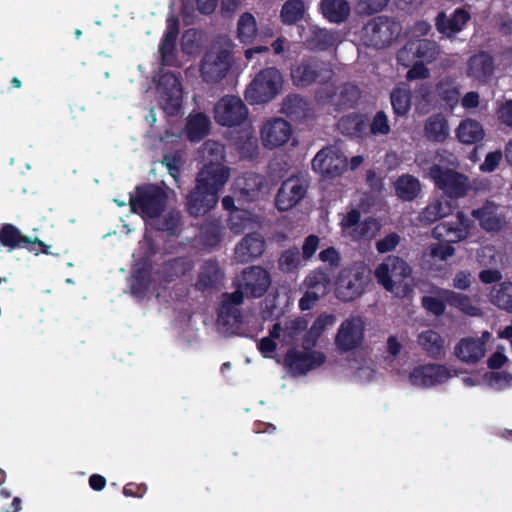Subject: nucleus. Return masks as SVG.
Here are the masks:
<instances>
[{"label": "nucleus", "mask_w": 512, "mask_h": 512, "mask_svg": "<svg viewBox=\"0 0 512 512\" xmlns=\"http://www.w3.org/2000/svg\"><path fill=\"white\" fill-rule=\"evenodd\" d=\"M365 326L361 317L345 319L336 334L335 345L340 352H350L361 346L364 340Z\"/></svg>", "instance_id": "nucleus-12"}, {"label": "nucleus", "mask_w": 512, "mask_h": 512, "mask_svg": "<svg viewBox=\"0 0 512 512\" xmlns=\"http://www.w3.org/2000/svg\"><path fill=\"white\" fill-rule=\"evenodd\" d=\"M308 185L299 177L284 180L276 194L275 205L280 211L295 207L306 195Z\"/></svg>", "instance_id": "nucleus-17"}, {"label": "nucleus", "mask_w": 512, "mask_h": 512, "mask_svg": "<svg viewBox=\"0 0 512 512\" xmlns=\"http://www.w3.org/2000/svg\"><path fill=\"white\" fill-rule=\"evenodd\" d=\"M401 32V26L394 19L380 15L364 25L362 33L367 47L383 49L391 45Z\"/></svg>", "instance_id": "nucleus-6"}, {"label": "nucleus", "mask_w": 512, "mask_h": 512, "mask_svg": "<svg viewBox=\"0 0 512 512\" xmlns=\"http://www.w3.org/2000/svg\"><path fill=\"white\" fill-rule=\"evenodd\" d=\"M470 19V13L464 8L455 9L450 17L440 12L436 17V28L440 33L452 36L462 31Z\"/></svg>", "instance_id": "nucleus-29"}, {"label": "nucleus", "mask_w": 512, "mask_h": 512, "mask_svg": "<svg viewBox=\"0 0 512 512\" xmlns=\"http://www.w3.org/2000/svg\"><path fill=\"white\" fill-rule=\"evenodd\" d=\"M456 133L458 140L464 144L478 143L484 137L482 125L473 119H465L461 121Z\"/></svg>", "instance_id": "nucleus-44"}, {"label": "nucleus", "mask_w": 512, "mask_h": 512, "mask_svg": "<svg viewBox=\"0 0 512 512\" xmlns=\"http://www.w3.org/2000/svg\"><path fill=\"white\" fill-rule=\"evenodd\" d=\"M230 176V169L220 161L205 163L197 173L195 187L186 195V211L192 217L204 216L216 207L219 192Z\"/></svg>", "instance_id": "nucleus-1"}, {"label": "nucleus", "mask_w": 512, "mask_h": 512, "mask_svg": "<svg viewBox=\"0 0 512 512\" xmlns=\"http://www.w3.org/2000/svg\"><path fill=\"white\" fill-rule=\"evenodd\" d=\"M179 19L171 16L166 20V29L159 44L161 64L172 66L176 60V46L179 35Z\"/></svg>", "instance_id": "nucleus-24"}, {"label": "nucleus", "mask_w": 512, "mask_h": 512, "mask_svg": "<svg viewBox=\"0 0 512 512\" xmlns=\"http://www.w3.org/2000/svg\"><path fill=\"white\" fill-rule=\"evenodd\" d=\"M151 227L160 232L167 233L168 236L176 237L182 232L183 216L181 211L171 209L163 216L150 220Z\"/></svg>", "instance_id": "nucleus-32"}, {"label": "nucleus", "mask_w": 512, "mask_h": 512, "mask_svg": "<svg viewBox=\"0 0 512 512\" xmlns=\"http://www.w3.org/2000/svg\"><path fill=\"white\" fill-rule=\"evenodd\" d=\"M292 135V127L283 118H273L267 121L261 129L263 146L273 149L286 144Z\"/></svg>", "instance_id": "nucleus-20"}, {"label": "nucleus", "mask_w": 512, "mask_h": 512, "mask_svg": "<svg viewBox=\"0 0 512 512\" xmlns=\"http://www.w3.org/2000/svg\"><path fill=\"white\" fill-rule=\"evenodd\" d=\"M335 42L332 32L326 28H312L309 37L306 39L307 47L311 50L326 51L330 49Z\"/></svg>", "instance_id": "nucleus-46"}, {"label": "nucleus", "mask_w": 512, "mask_h": 512, "mask_svg": "<svg viewBox=\"0 0 512 512\" xmlns=\"http://www.w3.org/2000/svg\"><path fill=\"white\" fill-rule=\"evenodd\" d=\"M439 54V45L437 42L429 39H410L399 51L398 58L412 56V59H418L422 62L431 63Z\"/></svg>", "instance_id": "nucleus-26"}, {"label": "nucleus", "mask_w": 512, "mask_h": 512, "mask_svg": "<svg viewBox=\"0 0 512 512\" xmlns=\"http://www.w3.org/2000/svg\"><path fill=\"white\" fill-rule=\"evenodd\" d=\"M435 93L442 102L453 109L460 99L459 83L454 78L443 77L436 83Z\"/></svg>", "instance_id": "nucleus-38"}, {"label": "nucleus", "mask_w": 512, "mask_h": 512, "mask_svg": "<svg viewBox=\"0 0 512 512\" xmlns=\"http://www.w3.org/2000/svg\"><path fill=\"white\" fill-rule=\"evenodd\" d=\"M490 301L498 308L512 312V282L505 281L490 292Z\"/></svg>", "instance_id": "nucleus-50"}, {"label": "nucleus", "mask_w": 512, "mask_h": 512, "mask_svg": "<svg viewBox=\"0 0 512 512\" xmlns=\"http://www.w3.org/2000/svg\"><path fill=\"white\" fill-rule=\"evenodd\" d=\"M211 121L204 113H196L188 118L186 124L187 137L192 142L204 139L210 131Z\"/></svg>", "instance_id": "nucleus-42"}, {"label": "nucleus", "mask_w": 512, "mask_h": 512, "mask_svg": "<svg viewBox=\"0 0 512 512\" xmlns=\"http://www.w3.org/2000/svg\"><path fill=\"white\" fill-rule=\"evenodd\" d=\"M470 219L461 211L457 212L455 221H443L438 223L432 231L435 239L441 242L457 243L465 240L471 230Z\"/></svg>", "instance_id": "nucleus-14"}, {"label": "nucleus", "mask_w": 512, "mask_h": 512, "mask_svg": "<svg viewBox=\"0 0 512 512\" xmlns=\"http://www.w3.org/2000/svg\"><path fill=\"white\" fill-rule=\"evenodd\" d=\"M283 87V76L276 67H267L259 71L248 85L244 96L251 104H264L274 99Z\"/></svg>", "instance_id": "nucleus-4"}, {"label": "nucleus", "mask_w": 512, "mask_h": 512, "mask_svg": "<svg viewBox=\"0 0 512 512\" xmlns=\"http://www.w3.org/2000/svg\"><path fill=\"white\" fill-rule=\"evenodd\" d=\"M495 71V60L487 51H479L472 55L467 62L466 74L469 78L486 84Z\"/></svg>", "instance_id": "nucleus-25"}, {"label": "nucleus", "mask_w": 512, "mask_h": 512, "mask_svg": "<svg viewBox=\"0 0 512 512\" xmlns=\"http://www.w3.org/2000/svg\"><path fill=\"white\" fill-rule=\"evenodd\" d=\"M424 134L429 141L443 143L449 136V125L445 116L440 113L429 116L425 121Z\"/></svg>", "instance_id": "nucleus-35"}, {"label": "nucleus", "mask_w": 512, "mask_h": 512, "mask_svg": "<svg viewBox=\"0 0 512 512\" xmlns=\"http://www.w3.org/2000/svg\"><path fill=\"white\" fill-rule=\"evenodd\" d=\"M391 105L393 111L398 116H404L410 110V95L402 89H395L391 93Z\"/></svg>", "instance_id": "nucleus-53"}, {"label": "nucleus", "mask_w": 512, "mask_h": 512, "mask_svg": "<svg viewBox=\"0 0 512 512\" xmlns=\"http://www.w3.org/2000/svg\"><path fill=\"white\" fill-rule=\"evenodd\" d=\"M257 22L250 12L243 13L237 23V38L241 43L250 44L257 34Z\"/></svg>", "instance_id": "nucleus-48"}, {"label": "nucleus", "mask_w": 512, "mask_h": 512, "mask_svg": "<svg viewBox=\"0 0 512 512\" xmlns=\"http://www.w3.org/2000/svg\"><path fill=\"white\" fill-rule=\"evenodd\" d=\"M389 0H359V8L367 15L382 11Z\"/></svg>", "instance_id": "nucleus-61"}, {"label": "nucleus", "mask_w": 512, "mask_h": 512, "mask_svg": "<svg viewBox=\"0 0 512 512\" xmlns=\"http://www.w3.org/2000/svg\"><path fill=\"white\" fill-rule=\"evenodd\" d=\"M471 216L488 233L500 232L506 224L505 216L499 213V206L492 201H486L481 207L473 209Z\"/></svg>", "instance_id": "nucleus-22"}, {"label": "nucleus", "mask_w": 512, "mask_h": 512, "mask_svg": "<svg viewBox=\"0 0 512 512\" xmlns=\"http://www.w3.org/2000/svg\"><path fill=\"white\" fill-rule=\"evenodd\" d=\"M308 322L304 318H297L290 321L285 327V334L294 338L307 329Z\"/></svg>", "instance_id": "nucleus-64"}, {"label": "nucleus", "mask_w": 512, "mask_h": 512, "mask_svg": "<svg viewBox=\"0 0 512 512\" xmlns=\"http://www.w3.org/2000/svg\"><path fill=\"white\" fill-rule=\"evenodd\" d=\"M445 216L441 203L429 204L419 214V220L425 225H430Z\"/></svg>", "instance_id": "nucleus-56"}, {"label": "nucleus", "mask_w": 512, "mask_h": 512, "mask_svg": "<svg viewBox=\"0 0 512 512\" xmlns=\"http://www.w3.org/2000/svg\"><path fill=\"white\" fill-rule=\"evenodd\" d=\"M399 242L400 236L395 232H391L377 241L376 249L379 253L391 252L398 246Z\"/></svg>", "instance_id": "nucleus-58"}, {"label": "nucleus", "mask_w": 512, "mask_h": 512, "mask_svg": "<svg viewBox=\"0 0 512 512\" xmlns=\"http://www.w3.org/2000/svg\"><path fill=\"white\" fill-rule=\"evenodd\" d=\"M457 358L467 364H475L485 355V342L473 337L462 338L455 347Z\"/></svg>", "instance_id": "nucleus-30"}, {"label": "nucleus", "mask_w": 512, "mask_h": 512, "mask_svg": "<svg viewBox=\"0 0 512 512\" xmlns=\"http://www.w3.org/2000/svg\"><path fill=\"white\" fill-rule=\"evenodd\" d=\"M235 185L242 200L253 202L264 194L267 187V179L259 173L246 172L242 177L237 178Z\"/></svg>", "instance_id": "nucleus-27"}, {"label": "nucleus", "mask_w": 512, "mask_h": 512, "mask_svg": "<svg viewBox=\"0 0 512 512\" xmlns=\"http://www.w3.org/2000/svg\"><path fill=\"white\" fill-rule=\"evenodd\" d=\"M320 239L317 235H309L305 238L302 245V260L308 261L312 258L319 247Z\"/></svg>", "instance_id": "nucleus-60"}, {"label": "nucleus", "mask_w": 512, "mask_h": 512, "mask_svg": "<svg viewBox=\"0 0 512 512\" xmlns=\"http://www.w3.org/2000/svg\"><path fill=\"white\" fill-rule=\"evenodd\" d=\"M361 97V91L358 86L345 83L341 85L338 92L331 96V102L337 111L354 108Z\"/></svg>", "instance_id": "nucleus-34"}, {"label": "nucleus", "mask_w": 512, "mask_h": 512, "mask_svg": "<svg viewBox=\"0 0 512 512\" xmlns=\"http://www.w3.org/2000/svg\"><path fill=\"white\" fill-rule=\"evenodd\" d=\"M428 174L435 186L449 197L460 198L467 194L469 181L466 175L438 164L432 165Z\"/></svg>", "instance_id": "nucleus-9"}, {"label": "nucleus", "mask_w": 512, "mask_h": 512, "mask_svg": "<svg viewBox=\"0 0 512 512\" xmlns=\"http://www.w3.org/2000/svg\"><path fill=\"white\" fill-rule=\"evenodd\" d=\"M418 343L431 358L440 359L444 355V339L434 330L421 332Z\"/></svg>", "instance_id": "nucleus-41"}, {"label": "nucleus", "mask_w": 512, "mask_h": 512, "mask_svg": "<svg viewBox=\"0 0 512 512\" xmlns=\"http://www.w3.org/2000/svg\"><path fill=\"white\" fill-rule=\"evenodd\" d=\"M339 226L344 236L356 242L371 240L380 230V225L374 217H367L361 221V212L356 208L343 215Z\"/></svg>", "instance_id": "nucleus-8"}, {"label": "nucleus", "mask_w": 512, "mask_h": 512, "mask_svg": "<svg viewBox=\"0 0 512 512\" xmlns=\"http://www.w3.org/2000/svg\"><path fill=\"white\" fill-rule=\"evenodd\" d=\"M254 223V214L246 209H236L229 214L228 228L234 234H241Z\"/></svg>", "instance_id": "nucleus-49"}, {"label": "nucleus", "mask_w": 512, "mask_h": 512, "mask_svg": "<svg viewBox=\"0 0 512 512\" xmlns=\"http://www.w3.org/2000/svg\"><path fill=\"white\" fill-rule=\"evenodd\" d=\"M319 12L328 22L341 24L349 18L351 7L347 0H320Z\"/></svg>", "instance_id": "nucleus-31"}, {"label": "nucleus", "mask_w": 512, "mask_h": 512, "mask_svg": "<svg viewBox=\"0 0 512 512\" xmlns=\"http://www.w3.org/2000/svg\"><path fill=\"white\" fill-rule=\"evenodd\" d=\"M244 298L242 291L222 294V300L218 309V321L223 326L238 327L243 323V314L240 306Z\"/></svg>", "instance_id": "nucleus-18"}, {"label": "nucleus", "mask_w": 512, "mask_h": 512, "mask_svg": "<svg viewBox=\"0 0 512 512\" xmlns=\"http://www.w3.org/2000/svg\"><path fill=\"white\" fill-rule=\"evenodd\" d=\"M333 71L326 61L317 56L303 57L291 67L290 76L294 86L307 88L323 84L331 79Z\"/></svg>", "instance_id": "nucleus-5"}, {"label": "nucleus", "mask_w": 512, "mask_h": 512, "mask_svg": "<svg viewBox=\"0 0 512 512\" xmlns=\"http://www.w3.org/2000/svg\"><path fill=\"white\" fill-rule=\"evenodd\" d=\"M282 112L293 121H301L308 116L309 103L300 95L289 94L282 104Z\"/></svg>", "instance_id": "nucleus-40"}, {"label": "nucleus", "mask_w": 512, "mask_h": 512, "mask_svg": "<svg viewBox=\"0 0 512 512\" xmlns=\"http://www.w3.org/2000/svg\"><path fill=\"white\" fill-rule=\"evenodd\" d=\"M32 243L31 238L25 236L21 231L11 223H3L0 225V244L4 247L14 250L17 248H25Z\"/></svg>", "instance_id": "nucleus-37"}, {"label": "nucleus", "mask_w": 512, "mask_h": 512, "mask_svg": "<svg viewBox=\"0 0 512 512\" xmlns=\"http://www.w3.org/2000/svg\"><path fill=\"white\" fill-rule=\"evenodd\" d=\"M305 11L304 0H287L280 11L281 22L284 25H295L304 18Z\"/></svg>", "instance_id": "nucleus-45"}, {"label": "nucleus", "mask_w": 512, "mask_h": 512, "mask_svg": "<svg viewBox=\"0 0 512 512\" xmlns=\"http://www.w3.org/2000/svg\"><path fill=\"white\" fill-rule=\"evenodd\" d=\"M326 356L321 351H299L290 348L284 356V365L293 377L306 375L309 371L323 365Z\"/></svg>", "instance_id": "nucleus-11"}, {"label": "nucleus", "mask_w": 512, "mask_h": 512, "mask_svg": "<svg viewBox=\"0 0 512 512\" xmlns=\"http://www.w3.org/2000/svg\"><path fill=\"white\" fill-rule=\"evenodd\" d=\"M425 62H416L412 65V67L408 70L406 78L408 81H413L417 79H425L429 77V69L425 66Z\"/></svg>", "instance_id": "nucleus-62"}, {"label": "nucleus", "mask_w": 512, "mask_h": 512, "mask_svg": "<svg viewBox=\"0 0 512 512\" xmlns=\"http://www.w3.org/2000/svg\"><path fill=\"white\" fill-rule=\"evenodd\" d=\"M333 320V315L321 314L315 319L308 332L310 335H313V338H319L323 334L326 326L331 324Z\"/></svg>", "instance_id": "nucleus-59"}, {"label": "nucleus", "mask_w": 512, "mask_h": 512, "mask_svg": "<svg viewBox=\"0 0 512 512\" xmlns=\"http://www.w3.org/2000/svg\"><path fill=\"white\" fill-rule=\"evenodd\" d=\"M265 250V241L258 233L247 234L235 248V257L240 263H248L260 257Z\"/></svg>", "instance_id": "nucleus-28"}, {"label": "nucleus", "mask_w": 512, "mask_h": 512, "mask_svg": "<svg viewBox=\"0 0 512 512\" xmlns=\"http://www.w3.org/2000/svg\"><path fill=\"white\" fill-rule=\"evenodd\" d=\"M319 259L328 263L331 267H338L341 263V255L334 247H328L319 253Z\"/></svg>", "instance_id": "nucleus-63"}, {"label": "nucleus", "mask_w": 512, "mask_h": 512, "mask_svg": "<svg viewBox=\"0 0 512 512\" xmlns=\"http://www.w3.org/2000/svg\"><path fill=\"white\" fill-rule=\"evenodd\" d=\"M450 377L446 366L441 364H427L415 367L409 374V381L413 386L431 387L444 383Z\"/></svg>", "instance_id": "nucleus-19"}, {"label": "nucleus", "mask_w": 512, "mask_h": 512, "mask_svg": "<svg viewBox=\"0 0 512 512\" xmlns=\"http://www.w3.org/2000/svg\"><path fill=\"white\" fill-rule=\"evenodd\" d=\"M158 91L163 100V108L169 114H176L182 103V87L179 78L172 72L163 73L158 80Z\"/></svg>", "instance_id": "nucleus-16"}, {"label": "nucleus", "mask_w": 512, "mask_h": 512, "mask_svg": "<svg viewBox=\"0 0 512 512\" xmlns=\"http://www.w3.org/2000/svg\"><path fill=\"white\" fill-rule=\"evenodd\" d=\"M151 285V267L150 265H143V262L138 265L137 268L133 270L131 277V292L132 294L139 298L143 299Z\"/></svg>", "instance_id": "nucleus-39"}, {"label": "nucleus", "mask_w": 512, "mask_h": 512, "mask_svg": "<svg viewBox=\"0 0 512 512\" xmlns=\"http://www.w3.org/2000/svg\"><path fill=\"white\" fill-rule=\"evenodd\" d=\"M455 254V248L451 245V243L443 244L437 243L431 246L430 255L434 259H439L441 261H446L448 258L452 257Z\"/></svg>", "instance_id": "nucleus-57"}, {"label": "nucleus", "mask_w": 512, "mask_h": 512, "mask_svg": "<svg viewBox=\"0 0 512 512\" xmlns=\"http://www.w3.org/2000/svg\"><path fill=\"white\" fill-rule=\"evenodd\" d=\"M302 255L297 247L289 248L282 252L279 266L283 271L292 272L301 264Z\"/></svg>", "instance_id": "nucleus-54"}, {"label": "nucleus", "mask_w": 512, "mask_h": 512, "mask_svg": "<svg viewBox=\"0 0 512 512\" xmlns=\"http://www.w3.org/2000/svg\"><path fill=\"white\" fill-rule=\"evenodd\" d=\"M225 278L217 259H207L200 266L197 280L194 287L202 293L213 289H218Z\"/></svg>", "instance_id": "nucleus-23"}, {"label": "nucleus", "mask_w": 512, "mask_h": 512, "mask_svg": "<svg viewBox=\"0 0 512 512\" xmlns=\"http://www.w3.org/2000/svg\"><path fill=\"white\" fill-rule=\"evenodd\" d=\"M231 67L230 52L224 49L208 50L200 62V76L206 83H219Z\"/></svg>", "instance_id": "nucleus-10"}, {"label": "nucleus", "mask_w": 512, "mask_h": 512, "mask_svg": "<svg viewBox=\"0 0 512 512\" xmlns=\"http://www.w3.org/2000/svg\"><path fill=\"white\" fill-rule=\"evenodd\" d=\"M367 285L364 273L355 269H344L337 280L335 294L343 302L360 297Z\"/></svg>", "instance_id": "nucleus-15"}, {"label": "nucleus", "mask_w": 512, "mask_h": 512, "mask_svg": "<svg viewBox=\"0 0 512 512\" xmlns=\"http://www.w3.org/2000/svg\"><path fill=\"white\" fill-rule=\"evenodd\" d=\"M270 285L269 272L260 266L245 268L233 281L235 291H242L243 298H260L268 291Z\"/></svg>", "instance_id": "nucleus-7"}, {"label": "nucleus", "mask_w": 512, "mask_h": 512, "mask_svg": "<svg viewBox=\"0 0 512 512\" xmlns=\"http://www.w3.org/2000/svg\"><path fill=\"white\" fill-rule=\"evenodd\" d=\"M420 182L413 175H402L395 183L396 194L404 201L414 200L420 192Z\"/></svg>", "instance_id": "nucleus-47"}, {"label": "nucleus", "mask_w": 512, "mask_h": 512, "mask_svg": "<svg viewBox=\"0 0 512 512\" xmlns=\"http://www.w3.org/2000/svg\"><path fill=\"white\" fill-rule=\"evenodd\" d=\"M409 264L398 256H389L375 269L378 284L396 296H405L410 290L404 281L411 276Z\"/></svg>", "instance_id": "nucleus-3"}, {"label": "nucleus", "mask_w": 512, "mask_h": 512, "mask_svg": "<svg viewBox=\"0 0 512 512\" xmlns=\"http://www.w3.org/2000/svg\"><path fill=\"white\" fill-rule=\"evenodd\" d=\"M168 203L167 192L157 184L145 183L135 187V194L130 195L131 211L140 215L145 221L162 215Z\"/></svg>", "instance_id": "nucleus-2"}, {"label": "nucleus", "mask_w": 512, "mask_h": 512, "mask_svg": "<svg viewBox=\"0 0 512 512\" xmlns=\"http://www.w3.org/2000/svg\"><path fill=\"white\" fill-rule=\"evenodd\" d=\"M200 240L206 247H217L222 240L219 225L214 222L203 224L200 228Z\"/></svg>", "instance_id": "nucleus-51"}, {"label": "nucleus", "mask_w": 512, "mask_h": 512, "mask_svg": "<svg viewBox=\"0 0 512 512\" xmlns=\"http://www.w3.org/2000/svg\"><path fill=\"white\" fill-rule=\"evenodd\" d=\"M193 266L194 263L189 257H175L162 264L161 275L165 281L172 282L190 272Z\"/></svg>", "instance_id": "nucleus-36"}, {"label": "nucleus", "mask_w": 512, "mask_h": 512, "mask_svg": "<svg viewBox=\"0 0 512 512\" xmlns=\"http://www.w3.org/2000/svg\"><path fill=\"white\" fill-rule=\"evenodd\" d=\"M248 116L244 102L236 96L223 97L215 106V120L222 126L232 127L243 123Z\"/></svg>", "instance_id": "nucleus-13"}, {"label": "nucleus", "mask_w": 512, "mask_h": 512, "mask_svg": "<svg viewBox=\"0 0 512 512\" xmlns=\"http://www.w3.org/2000/svg\"><path fill=\"white\" fill-rule=\"evenodd\" d=\"M391 131V127L388 121V117L384 111H378L372 119L369 125V132L371 135H388Z\"/></svg>", "instance_id": "nucleus-55"}, {"label": "nucleus", "mask_w": 512, "mask_h": 512, "mask_svg": "<svg viewBox=\"0 0 512 512\" xmlns=\"http://www.w3.org/2000/svg\"><path fill=\"white\" fill-rule=\"evenodd\" d=\"M347 164L346 158L331 148L321 149L312 159V169L324 176L335 177L340 175Z\"/></svg>", "instance_id": "nucleus-21"}, {"label": "nucleus", "mask_w": 512, "mask_h": 512, "mask_svg": "<svg viewBox=\"0 0 512 512\" xmlns=\"http://www.w3.org/2000/svg\"><path fill=\"white\" fill-rule=\"evenodd\" d=\"M442 294L447 300L448 305L458 309L468 316H478L481 314L480 309L472 303L468 295L455 292L450 289H442Z\"/></svg>", "instance_id": "nucleus-43"}, {"label": "nucleus", "mask_w": 512, "mask_h": 512, "mask_svg": "<svg viewBox=\"0 0 512 512\" xmlns=\"http://www.w3.org/2000/svg\"><path fill=\"white\" fill-rule=\"evenodd\" d=\"M442 289L437 290V297L434 296H423L421 298L422 307L432 315L439 317L445 313L447 300L442 294Z\"/></svg>", "instance_id": "nucleus-52"}, {"label": "nucleus", "mask_w": 512, "mask_h": 512, "mask_svg": "<svg viewBox=\"0 0 512 512\" xmlns=\"http://www.w3.org/2000/svg\"><path fill=\"white\" fill-rule=\"evenodd\" d=\"M338 128L343 135L353 138H364L367 135L368 122L366 116L351 113L338 121Z\"/></svg>", "instance_id": "nucleus-33"}]
</instances>
